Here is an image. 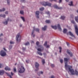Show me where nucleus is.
<instances>
[{"instance_id":"obj_1","label":"nucleus","mask_w":78,"mask_h":78,"mask_svg":"<svg viewBox=\"0 0 78 78\" xmlns=\"http://www.w3.org/2000/svg\"><path fill=\"white\" fill-rule=\"evenodd\" d=\"M69 60H70L69 58H64L65 68L66 70H67V69H68L69 70V71L70 72L71 75H73L75 74V72H74L73 69H72V66H70L69 65H67L68 61H69Z\"/></svg>"},{"instance_id":"obj_2","label":"nucleus","mask_w":78,"mask_h":78,"mask_svg":"<svg viewBox=\"0 0 78 78\" xmlns=\"http://www.w3.org/2000/svg\"><path fill=\"white\" fill-rule=\"evenodd\" d=\"M39 42L37 41L36 43V45L37 46L38 48L37 49V50L39 51H42L44 50V47L42 45H39Z\"/></svg>"},{"instance_id":"obj_3","label":"nucleus","mask_w":78,"mask_h":78,"mask_svg":"<svg viewBox=\"0 0 78 78\" xmlns=\"http://www.w3.org/2000/svg\"><path fill=\"white\" fill-rule=\"evenodd\" d=\"M18 70L19 73H23L25 71V69L24 68L23 66L21 65V67L18 69Z\"/></svg>"},{"instance_id":"obj_4","label":"nucleus","mask_w":78,"mask_h":78,"mask_svg":"<svg viewBox=\"0 0 78 78\" xmlns=\"http://www.w3.org/2000/svg\"><path fill=\"white\" fill-rule=\"evenodd\" d=\"M35 66L36 69H35V72H37L39 70V64L37 62H35Z\"/></svg>"},{"instance_id":"obj_5","label":"nucleus","mask_w":78,"mask_h":78,"mask_svg":"<svg viewBox=\"0 0 78 78\" xmlns=\"http://www.w3.org/2000/svg\"><path fill=\"white\" fill-rule=\"evenodd\" d=\"M20 33H19L16 35V42H20Z\"/></svg>"},{"instance_id":"obj_6","label":"nucleus","mask_w":78,"mask_h":78,"mask_svg":"<svg viewBox=\"0 0 78 78\" xmlns=\"http://www.w3.org/2000/svg\"><path fill=\"white\" fill-rule=\"evenodd\" d=\"M69 33L70 36H71L73 38L71 37H69V38H70V39H75L76 38L75 37V36H74L73 34H72V33L71 32H69Z\"/></svg>"},{"instance_id":"obj_7","label":"nucleus","mask_w":78,"mask_h":78,"mask_svg":"<svg viewBox=\"0 0 78 78\" xmlns=\"http://www.w3.org/2000/svg\"><path fill=\"white\" fill-rule=\"evenodd\" d=\"M0 55L2 56H5L6 55V52L3 51V50H2L1 51Z\"/></svg>"},{"instance_id":"obj_8","label":"nucleus","mask_w":78,"mask_h":78,"mask_svg":"<svg viewBox=\"0 0 78 78\" xmlns=\"http://www.w3.org/2000/svg\"><path fill=\"white\" fill-rule=\"evenodd\" d=\"M39 11H37L35 12V16L37 19L39 18Z\"/></svg>"},{"instance_id":"obj_9","label":"nucleus","mask_w":78,"mask_h":78,"mask_svg":"<svg viewBox=\"0 0 78 78\" xmlns=\"http://www.w3.org/2000/svg\"><path fill=\"white\" fill-rule=\"evenodd\" d=\"M67 53L70 56H72V53L70 52V51L69 50H67Z\"/></svg>"},{"instance_id":"obj_10","label":"nucleus","mask_w":78,"mask_h":78,"mask_svg":"<svg viewBox=\"0 0 78 78\" xmlns=\"http://www.w3.org/2000/svg\"><path fill=\"white\" fill-rule=\"evenodd\" d=\"M75 30L76 31V35L77 36H78V27L77 26L75 25Z\"/></svg>"},{"instance_id":"obj_11","label":"nucleus","mask_w":78,"mask_h":78,"mask_svg":"<svg viewBox=\"0 0 78 78\" xmlns=\"http://www.w3.org/2000/svg\"><path fill=\"white\" fill-rule=\"evenodd\" d=\"M54 7L55 8H56V9H62V7H59L56 5H54Z\"/></svg>"},{"instance_id":"obj_12","label":"nucleus","mask_w":78,"mask_h":78,"mask_svg":"<svg viewBox=\"0 0 78 78\" xmlns=\"http://www.w3.org/2000/svg\"><path fill=\"white\" fill-rule=\"evenodd\" d=\"M47 2H43L41 3V4L44 6H46L47 5Z\"/></svg>"},{"instance_id":"obj_13","label":"nucleus","mask_w":78,"mask_h":78,"mask_svg":"<svg viewBox=\"0 0 78 78\" xmlns=\"http://www.w3.org/2000/svg\"><path fill=\"white\" fill-rule=\"evenodd\" d=\"M5 73V71L3 70H0V75H3Z\"/></svg>"},{"instance_id":"obj_14","label":"nucleus","mask_w":78,"mask_h":78,"mask_svg":"<svg viewBox=\"0 0 78 78\" xmlns=\"http://www.w3.org/2000/svg\"><path fill=\"white\" fill-rule=\"evenodd\" d=\"M33 29L34 30H34L36 31H37V32H38V33L39 32V29L38 28H35V27H33Z\"/></svg>"},{"instance_id":"obj_15","label":"nucleus","mask_w":78,"mask_h":78,"mask_svg":"<svg viewBox=\"0 0 78 78\" xmlns=\"http://www.w3.org/2000/svg\"><path fill=\"white\" fill-rule=\"evenodd\" d=\"M9 21V18H7V20L5 22H3V23L4 25H7L8 24V22Z\"/></svg>"},{"instance_id":"obj_16","label":"nucleus","mask_w":78,"mask_h":78,"mask_svg":"<svg viewBox=\"0 0 78 78\" xmlns=\"http://www.w3.org/2000/svg\"><path fill=\"white\" fill-rule=\"evenodd\" d=\"M47 26H44V27H42V30L43 31H45L47 30Z\"/></svg>"},{"instance_id":"obj_17","label":"nucleus","mask_w":78,"mask_h":78,"mask_svg":"<svg viewBox=\"0 0 78 78\" xmlns=\"http://www.w3.org/2000/svg\"><path fill=\"white\" fill-rule=\"evenodd\" d=\"M57 27L58 28L59 30L60 31H61L62 29H61V27H60V25L59 24L58 25Z\"/></svg>"},{"instance_id":"obj_18","label":"nucleus","mask_w":78,"mask_h":78,"mask_svg":"<svg viewBox=\"0 0 78 78\" xmlns=\"http://www.w3.org/2000/svg\"><path fill=\"white\" fill-rule=\"evenodd\" d=\"M0 17H3V18H5L6 17V15L5 14L2 15V14H0Z\"/></svg>"},{"instance_id":"obj_19","label":"nucleus","mask_w":78,"mask_h":78,"mask_svg":"<svg viewBox=\"0 0 78 78\" xmlns=\"http://www.w3.org/2000/svg\"><path fill=\"white\" fill-rule=\"evenodd\" d=\"M51 27L52 28H53V29H54V30H56V29H57V27L56 26H51Z\"/></svg>"},{"instance_id":"obj_20","label":"nucleus","mask_w":78,"mask_h":78,"mask_svg":"<svg viewBox=\"0 0 78 78\" xmlns=\"http://www.w3.org/2000/svg\"><path fill=\"white\" fill-rule=\"evenodd\" d=\"M75 19L76 21L78 23V16L75 17Z\"/></svg>"},{"instance_id":"obj_21","label":"nucleus","mask_w":78,"mask_h":78,"mask_svg":"<svg viewBox=\"0 0 78 78\" xmlns=\"http://www.w3.org/2000/svg\"><path fill=\"white\" fill-rule=\"evenodd\" d=\"M5 70H10L11 69L10 68H8V66H7L5 68Z\"/></svg>"},{"instance_id":"obj_22","label":"nucleus","mask_w":78,"mask_h":78,"mask_svg":"<svg viewBox=\"0 0 78 78\" xmlns=\"http://www.w3.org/2000/svg\"><path fill=\"white\" fill-rule=\"evenodd\" d=\"M51 4L50 2H48L47 3V6H49L51 7Z\"/></svg>"},{"instance_id":"obj_23","label":"nucleus","mask_w":78,"mask_h":78,"mask_svg":"<svg viewBox=\"0 0 78 78\" xmlns=\"http://www.w3.org/2000/svg\"><path fill=\"white\" fill-rule=\"evenodd\" d=\"M34 30H33L32 32L31 36H33V37H34V36H35V35L34 34H33V33H34Z\"/></svg>"},{"instance_id":"obj_24","label":"nucleus","mask_w":78,"mask_h":78,"mask_svg":"<svg viewBox=\"0 0 78 78\" xmlns=\"http://www.w3.org/2000/svg\"><path fill=\"white\" fill-rule=\"evenodd\" d=\"M65 18H66V17L64 16H61L60 19L62 20H64Z\"/></svg>"},{"instance_id":"obj_25","label":"nucleus","mask_w":78,"mask_h":78,"mask_svg":"<svg viewBox=\"0 0 78 78\" xmlns=\"http://www.w3.org/2000/svg\"><path fill=\"white\" fill-rule=\"evenodd\" d=\"M5 73L6 74V75H7L9 76L10 78H12V77H11V75H10L8 73L6 72Z\"/></svg>"},{"instance_id":"obj_26","label":"nucleus","mask_w":78,"mask_h":78,"mask_svg":"<svg viewBox=\"0 0 78 78\" xmlns=\"http://www.w3.org/2000/svg\"><path fill=\"white\" fill-rule=\"evenodd\" d=\"M69 5L71 6H73V2L72 1H71L69 4Z\"/></svg>"},{"instance_id":"obj_27","label":"nucleus","mask_w":78,"mask_h":78,"mask_svg":"<svg viewBox=\"0 0 78 78\" xmlns=\"http://www.w3.org/2000/svg\"><path fill=\"white\" fill-rule=\"evenodd\" d=\"M45 22L46 23H50V20H47Z\"/></svg>"},{"instance_id":"obj_28","label":"nucleus","mask_w":78,"mask_h":78,"mask_svg":"<svg viewBox=\"0 0 78 78\" xmlns=\"http://www.w3.org/2000/svg\"><path fill=\"white\" fill-rule=\"evenodd\" d=\"M5 11V9L3 8L2 9H0V12H3Z\"/></svg>"},{"instance_id":"obj_29","label":"nucleus","mask_w":78,"mask_h":78,"mask_svg":"<svg viewBox=\"0 0 78 78\" xmlns=\"http://www.w3.org/2000/svg\"><path fill=\"white\" fill-rule=\"evenodd\" d=\"M37 53H38V55H40V56H42V54L41 52L37 51Z\"/></svg>"},{"instance_id":"obj_30","label":"nucleus","mask_w":78,"mask_h":78,"mask_svg":"<svg viewBox=\"0 0 78 78\" xmlns=\"http://www.w3.org/2000/svg\"><path fill=\"white\" fill-rule=\"evenodd\" d=\"M43 73L42 71H40L39 73H38L37 74L39 76H40V74H43Z\"/></svg>"},{"instance_id":"obj_31","label":"nucleus","mask_w":78,"mask_h":78,"mask_svg":"<svg viewBox=\"0 0 78 78\" xmlns=\"http://www.w3.org/2000/svg\"><path fill=\"white\" fill-rule=\"evenodd\" d=\"M24 45H30V43L28 42H27L24 44Z\"/></svg>"},{"instance_id":"obj_32","label":"nucleus","mask_w":78,"mask_h":78,"mask_svg":"<svg viewBox=\"0 0 78 78\" xmlns=\"http://www.w3.org/2000/svg\"><path fill=\"white\" fill-rule=\"evenodd\" d=\"M63 32L64 33L66 34V32H67V30L66 29H64L63 31Z\"/></svg>"},{"instance_id":"obj_33","label":"nucleus","mask_w":78,"mask_h":78,"mask_svg":"<svg viewBox=\"0 0 78 78\" xmlns=\"http://www.w3.org/2000/svg\"><path fill=\"white\" fill-rule=\"evenodd\" d=\"M42 62L43 64V65L45 63V59H43L42 60Z\"/></svg>"},{"instance_id":"obj_34","label":"nucleus","mask_w":78,"mask_h":78,"mask_svg":"<svg viewBox=\"0 0 78 78\" xmlns=\"http://www.w3.org/2000/svg\"><path fill=\"white\" fill-rule=\"evenodd\" d=\"M21 19H22L23 20V22H25V18H24V17L21 16Z\"/></svg>"},{"instance_id":"obj_35","label":"nucleus","mask_w":78,"mask_h":78,"mask_svg":"<svg viewBox=\"0 0 78 78\" xmlns=\"http://www.w3.org/2000/svg\"><path fill=\"white\" fill-rule=\"evenodd\" d=\"M40 11H43V10L44 9V8L42 7L41 8H40L39 9Z\"/></svg>"},{"instance_id":"obj_36","label":"nucleus","mask_w":78,"mask_h":78,"mask_svg":"<svg viewBox=\"0 0 78 78\" xmlns=\"http://www.w3.org/2000/svg\"><path fill=\"white\" fill-rule=\"evenodd\" d=\"M71 22L73 24H75V21L74 20H72L71 21Z\"/></svg>"},{"instance_id":"obj_37","label":"nucleus","mask_w":78,"mask_h":78,"mask_svg":"<svg viewBox=\"0 0 78 78\" xmlns=\"http://www.w3.org/2000/svg\"><path fill=\"white\" fill-rule=\"evenodd\" d=\"M75 73L76 75L77 76H78V72L76 70H75Z\"/></svg>"},{"instance_id":"obj_38","label":"nucleus","mask_w":78,"mask_h":78,"mask_svg":"<svg viewBox=\"0 0 78 78\" xmlns=\"http://www.w3.org/2000/svg\"><path fill=\"white\" fill-rule=\"evenodd\" d=\"M10 44H14V42L13 41H10L9 42Z\"/></svg>"},{"instance_id":"obj_39","label":"nucleus","mask_w":78,"mask_h":78,"mask_svg":"<svg viewBox=\"0 0 78 78\" xmlns=\"http://www.w3.org/2000/svg\"><path fill=\"white\" fill-rule=\"evenodd\" d=\"M47 45V41H45L44 44V46H46V45Z\"/></svg>"},{"instance_id":"obj_40","label":"nucleus","mask_w":78,"mask_h":78,"mask_svg":"<svg viewBox=\"0 0 78 78\" xmlns=\"http://www.w3.org/2000/svg\"><path fill=\"white\" fill-rule=\"evenodd\" d=\"M20 14H23V11L22 10L20 11Z\"/></svg>"},{"instance_id":"obj_41","label":"nucleus","mask_w":78,"mask_h":78,"mask_svg":"<svg viewBox=\"0 0 78 78\" xmlns=\"http://www.w3.org/2000/svg\"><path fill=\"white\" fill-rule=\"evenodd\" d=\"M46 13L47 14H48V15H49V16H50V12H49V11H48L46 12Z\"/></svg>"},{"instance_id":"obj_42","label":"nucleus","mask_w":78,"mask_h":78,"mask_svg":"<svg viewBox=\"0 0 78 78\" xmlns=\"http://www.w3.org/2000/svg\"><path fill=\"white\" fill-rule=\"evenodd\" d=\"M7 1L8 5H9V3H10V1L9 0H7Z\"/></svg>"},{"instance_id":"obj_43","label":"nucleus","mask_w":78,"mask_h":78,"mask_svg":"<svg viewBox=\"0 0 78 78\" xmlns=\"http://www.w3.org/2000/svg\"><path fill=\"white\" fill-rule=\"evenodd\" d=\"M59 48L60 49L59 52L60 53H61V50H62V48H61V47H59Z\"/></svg>"},{"instance_id":"obj_44","label":"nucleus","mask_w":78,"mask_h":78,"mask_svg":"<svg viewBox=\"0 0 78 78\" xmlns=\"http://www.w3.org/2000/svg\"><path fill=\"white\" fill-rule=\"evenodd\" d=\"M60 62L61 64H62V63L63 62V60L61 59L60 60Z\"/></svg>"},{"instance_id":"obj_45","label":"nucleus","mask_w":78,"mask_h":78,"mask_svg":"<svg viewBox=\"0 0 78 78\" xmlns=\"http://www.w3.org/2000/svg\"><path fill=\"white\" fill-rule=\"evenodd\" d=\"M50 1L52 2H56V0H50Z\"/></svg>"},{"instance_id":"obj_46","label":"nucleus","mask_w":78,"mask_h":78,"mask_svg":"<svg viewBox=\"0 0 78 78\" xmlns=\"http://www.w3.org/2000/svg\"><path fill=\"white\" fill-rule=\"evenodd\" d=\"M51 66L52 67H55V65L54 64H51Z\"/></svg>"},{"instance_id":"obj_47","label":"nucleus","mask_w":78,"mask_h":78,"mask_svg":"<svg viewBox=\"0 0 78 78\" xmlns=\"http://www.w3.org/2000/svg\"><path fill=\"white\" fill-rule=\"evenodd\" d=\"M14 72H16V68H14Z\"/></svg>"},{"instance_id":"obj_48","label":"nucleus","mask_w":78,"mask_h":78,"mask_svg":"<svg viewBox=\"0 0 78 78\" xmlns=\"http://www.w3.org/2000/svg\"><path fill=\"white\" fill-rule=\"evenodd\" d=\"M50 47V46L49 45H46V48H49Z\"/></svg>"},{"instance_id":"obj_49","label":"nucleus","mask_w":78,"mask_h":78,"mask_svg":"<svg viewBox=\"0 0 78 78\" xmlns=\"http://www.w3.org/2000/svg\"><path fill=\"white\" fill-rule=\"evenodd\" d=\"M5 14H8V11H6L5 12Z\"/></svg>"},{"instance_id":"obj_50","label":"nucleus","mask_w":78,"mask_h":78,"mask_svg":"<svg viewBox=\"0 0 78 78\" xmlns=\"http://www.w3.org/2000/svg\"><path fill=\"white\" fill-rule=\"evenodd\" d=\"M12 45H10L9 46V48H10V49H11V48H12Z\"/></svg>"},{"instance_id":"obj_51","label":"nucleus","mask_w":78,"mask_h":78,"mask_svg":"<svg viewBox=\"0 0 78 78\" xmlns=\"http://www.w3.org/2000/svg\"><path fill=\"white\" fill-rule=\"evenodd\" d=\"M22 50H26V48L23 47Z\"/></svg>"},{"instance_id":"obj_52","label":"nucleus","mask_w":78,"mask_h":78,"mask_svg":"<svg viewBox=\"0 0 78 78\" xmlns=\"http://www.w3.org/2000/svg\"><path fill=\"white\" fill-rule=\"evenodd\" d=\"M61 2H62V0H59V3H61Z\"/></svg>"},{"instance_id":"obj_53","label":"nucleus","mask_w":78,"mask_h":78,"mask_svg":"<svg viewBox=\"0 0 78 78\" xmlns=\"http://www.w3.org/2000/svg\"><path fill=\"white\" fill-rule=\"evenodd\" d=\"M66 44H67V45L68 46H69V43L68 42H67L66 43Z\"/></svg>"},{"instance_id":"obj_54","label":"nucleus","mask_w":78,"mask_h":78,"mask_svg":"<svg viewBox=\"0 0 78 78\" xmlns=\"http://www.w3.org/2000/svg\"><path fill=\"white\" fill-rule=\"evenodd\" d=\"M31 44H34V41H31Z\"/></svg>"},{"instance_id":"obj_55","label":"nucleus","mask_w":78,"mask_h":78,"mask_svg":"<svg viewBox=\"0 0 78 78\" xmlns=\"http://www.w3.org/2000/svg\"><path fill=\"white\" fill-rule=\"evenodd\" d=\"M2 65L0 64V68H2Z\"/></svg>"},{"instance_id":"obj_56","label":"nucleus","mask_w":78,"mask_h":78,"mask_svg":"<svg viewBox=\"0 0 78 78\" xmlns=\"http://www.w3.org/2000/svg\"><path fill=\"white\" fill-rule=\"evenodd\" d=\"M9 21L10 22H11V21H12V20H11V19H9Z\"/></svg>"},{"instance_id":"obj_57","label":"nucleus","mask_w":78,"mask_h":78,"mask_svg":"<svg viewBox=\"0 0 78 78\" xmlns=\"http://www.w3.org/2000/svg\"><path fill=\"white\" fill-rule=\"evenodd\" d=\"M25 0H21V2H23L24 1H25Z\"/></svg>"},{"instance_id":"obj_58","label":"nucleus","mask_w":78,"mask_h":78,"mask_svg":"<svg viewBox=\"0 0 78 78\" xmlns=\"http://www.w3.org/2000/svg\"><path fill=\"white\" fill-rule=\"evenodd\" d=\"M11 75H13V73L12 72H11Z\"/></svg>"},{"instance_id":"obj_59","label":"nucleus","mask_w":78,"mask_h":78,"mask_svg":"<svg viewBox=\"0 0 78 78\" xmlns=\"http://www.w3.org/2000/svg\"><path fill=\"white\" fill-rule=\"evenodd\" d=\"M66 2H69V0H65Z\"/></svg>"},{"instance_id":"obj_60","label":"nucleus","mask_w":78,"mask_h":78,"mask_svg":"<svg viewBox=\"0 0 78 78\" xmlns=\"http://www.w3.org/2000/svg\"><path fill=\"white\" fill-rule=\"evenodd\" d=\"M0 40L1 41H3V39H2V38H0Z\"/></svg>"},{"instance_id":"obj_61","label":"nucleus","mask_w":78,"mask_h":78,"mask_svg":"<svg viewBox=\"0 0 78 78\" xmlns=\"http://www.w3.org/2000/svg\"><path fill=\"white\" fill-rule=\"evenodd\" d=\"M26 62L27 63H28V61L26 60Z\"/></svg>"},{"instance_id":"obj_62","label":"nucleus","mask_w":78,"mask_h":78,"mask_svg":"<svg viewBox=\"0 0 78 78\" xmlns=\"http://www.w3.org/2000/svg\"><path fill=\"white\" fill-rule=\"evenodd\" d=\"M4 50H5V51H7L6 49H5V48H4Z\"/></svg>"},{"instance_id":"obj_63","label":"nucleus","mask_w":78,"mask_h":78,"mask_svg":"<svg viewBox=\"0 0 78 78\" xmlns=\"http://www.w3.org/2000/svg\"><path fill=\"white\" fill-rule=\"evenodd\" d=\"M55 55H57V53L55 52Z\"/></svg>"},{"instance_id":"obj_64","label":"nucleus","mask_w":78,"mask_h":78,"mask_svg":"<svg viewBox=\"0 0 78 78\" xmlns=\"http://www.w3.org/2000/svg\"><path fill=\"white\" fill-rule=\"evenodd\" d=\"M76 12L77 13H78V10H77Z\"/></svg>"}]
</instances>
